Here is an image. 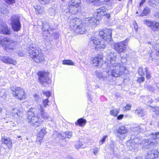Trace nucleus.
<instances>
[{"instance_id":"obj_29","label":"nucleus","mask_w":159,"mask_h":159,"mask_svg":"<svg viewBox=\"0 0 159 159\" xmlns=\"http://www.w3.org/2000/svg\"><path fill=\"white\" fill-rule=\"evenodd\" d=\"M86 123V120L80 118L78 119L77 121L75 123V124L76 125H79L80 126H84Z\"/></svg>"},{"instance_id":"obj_54","label":"nucleus","mask_w":159,"mask_h":159,"mask_svg":"<svg viewBox=\"0 0 159 159\" xmlns=\"http://www.w3.org/2000/svg\"><path fill=\"white\" fill-rule=\"evenodd\" d=\"M39 1L42 4H45L48 3L49 2V0H39Z\"/></svg>"},{"instance_id":"obj_64","label":"nucleus","mask_w":159,"mask_h":159,"mask_svg":"<svg viewBox=\"0 0 159 159\" xmlns=\"http://www.w3.org/2000/svg\"><path fill=\"white\" fill-rule=\"evenodd\" d=\"M88 96L89 97V99L90 100H91V95H90V94L89 93H88Z\"/></svg>"},{"instance_id":"obj_56","label":"nucleus","mask_w":159,"mask_h":159,"mask_svg":"<svg viewBox=\"0 0 159 159\" xmlns=\"http://www.w3.org/2000/svg\"><path fill=\"white\" fill-rule=\"evenodd\" d=\"M5 2L8 4H12L15 2V0H5Z\"/></svg>"},{"instance_id":"obj_23","label":"nucleus","mask_w":159,"mask_h":159,"mask_svg":"<svg viewBox=\"0 0 159 159\" xmlns=\"http://www.w3.org/2000/svg\"><path fill=\"white\" fill-rule=\"evenodd\" d=\"M16 42L13 40H11L9 38V41H7L6 45L5 46L6 48H8L9 49H14L15 48Z\"/></svg>"},{"instance_id":"obj_31","label":"nucleus","mask_w":159,"mask_h":159,"mask_svg":"<svg viewBox=\"0 0 159 159\" xmlns=\"http://www.w3.org/2000/svg\"><path fill=\"white\" fill-rule=\"evenodd\" d=\"M11 112L13 116H16L18 117L20 116L21 113L20 111L16 108L13 109Z\"/></svg>"},{"instance_id":"obj_34","label":"nucleus","mask_w":159,"mask_h":159,"mask_svg":"<svg viewBox=\"0 0 159 159\" xmlns=\"http://www.w3.org/2000/svg\"><path fill=\"white\" fill-rule=\"evenodd\" d=\"M135 112L136 114L138 116L140 117L143 116L144 115L143 111L141 109H137L135 110Z\"/></svg>"},{"instance_id":"obj_39","label":"nucleus","mask_w":159,"mask_h":159,"mask_svg":"<svg viewBox=\"0 0 159 159\" xmlns=\"http://www.w3.org/2000/svg\"><path fill=\"white\" fill-rule=\"evenodd\" d=\"M46 133L47 132L45 130V129L44 128H42L39 132L38 135L43 138L44 136L46 134Z\"/></svg>"},{"instance_id":"obj_36","label":"nucleus","mask_w":159,"mask_h":159,"mask_svg":"<svg viewBox=\"0 0 159 159\" xmlns=\"http://www.w3.org/2000/svg\"><path fill=\"white\" fill-rule=\"evenodd\" d=\"M80 0H71L70 5H74V6L80 7Z\"/></svg>"},{"instance_id":"obj_55","label":"nucleus","mask_w":159,"mask_h":159,"mask_svg":"<svg viewBox=\"0 0 159 159\" xmlns=\"http://www.w3.org/2000/svg\"><path fill=\"white\" fill-rule=\"evenodd\" d=\"M154 48L156 50L155 52H158L159 51V43H157L154 45Z\"/></svg>"},{"instance_id":"obj_32","label":"nucleus","mask_w":159,"mask_h":159,"mask_svg":"<svg viewBox=\"0 0 159 159\" xmlns=\"http://www.w3.org/2000/svg\"><path fill=\"white\" fill-rule=\"evenodd\" d=\"M7 91L6 89H0V97L3 99H5L6 97Z\"/></svg>"},{"instance_id":"obj_22","label":"nucleus","mask_w":159,"mask_h":159,"mask_svg":"<svg viewBox=\"0 0 159 159\" xmlns=\"http://www.w3.org/2000/svg\"><path fill=\"white\" fill-rule=\"evenodd\" d=\"M39 109L40 110V113L42 117L45 120H48L49 121H52V119L49 117L48 114L44 111L43 108L41 105H39Z\"/></svg>"},{"instance_id":"obj_43","label":"nucleus","mask_w":159,"mask_h":159,"mask_svg":"<svg viewBox=\"0 0 159 159\" xmlns=\"http://www.w3.org/2000/svg\"><path fill=\"white\" fill-rule=\"evenodd\" d=\"M138 72L139 75L143 77L144 75V73L142 67H140L139 69Z\"/></svg>"},{"instance_id":"obj_38","label":"nucleus","mask_w":159,"mask_h":159,"mask_svg":"<svg viewBox=\"0 0 159 159\" xmlns=\"http://www.w3.org/2000/svg\"><path fill=\"white\" fill-rule=\"evenodd\" d=\"M62 64L64 65H74V63L70 60H65L63 61Z\"/></svg>"},{"instance_id":"obj_19","label":"nucleus","mask_w":159,"mask_h":159,"mask_svg":"<svg viewBox=\"0 0 159 159\" xmlns=\"http://www.w3.org/2000/svg\"><path fill=\"white\" fill-rule=\"evenodd\" d=\"M143 142H144L143 148L147 149L153 148L156 146L157 144L156 142L154 143L149 141L147 139H145Z\"/></svg>"},{"instance_id":"obj_57","label":"nucleus","mask_w":159,"mask_h":159,"mask_svg":"<svg viewBox=\"0 0 159 159\" xmlns=\"http://www.w3.org/2000/svg\"><path fill=\"white\" fill-rule=\"evenodd\" d=\"M144 79L145 78L143 77L142 76L141 77L138 78L137 80V81L139 82H143L144 80Z\"/></svg>"},{"instance_id":"obj_10","label":"nucleus","mask_w":159,"mask_h":159,"mask_svg":"<svg viewBox=\"0 0 159 159\" xmlns=\"http://www.w3.org/2000/svg\"><path fill=\"white\" fill-rule=\"evenodd\" d=\"M39 82L43 86L47 87L51 82L50 78L48 76L49 73L45 72H39L38 73Z\"/></svg>"},{"instance_id":"obj_58","label":"nucleus","mask_w":159,"mask_h":159,"mask_svg":"<svg viewBox=\"0 0 159 159\" xmlns=\"http://www.w3.org/2000/svg\"><path fill=\"white\" fill-rule=\"evenodd\" d=\"M156 158H154V159H159V152L156 151L155 152Z\"/></svg>"},{"instance_id":"obj_42","label":"nucleus","mask_w":159,"mask_h":159,"mask_svg":"<svg viewBox=\"0 0 159 159\" xmlns=\"http://www.w3.org/2000/svg\"><path fill=\"white\" fill-rule=\"evenodd\" d=\"M3 142L5 144H7L8 146H10L12 143L11 141L9 139H4L3 141Z\"/></svg>"},{"instance_id":"obj_45","label":"nucleus","mask_w":159,"mask_h":159,"mask_svg":"<svg viewBox=\"0 0 159 159\" xmlns=\"http://www.w3.org/2000/svg\"><path fill=\"white\" fill-rule=\"evenodd\" d=\"M145 71V74L146 75V77L147 79H149L151 77V74L148 70V68L146 67L144 69Z\"/></svg>"},{"instance_id":"obj_18","label":"nucleus","mask_w":159,"mask_h":159,"mask_svg":"<svg viewBox=\"0 0 159 159\" xmlns=\"http://www.w3.org/2000/svg\"><path fill=\"white\" fill-rule=\"evenodd\" d=\"M107 10L105 7H100L99 9L96 10V13L97 17L98 18H101L102 16H105L107 13ZM100 19V18H99Z\"/></svg>"},{"instance_id":"obj_7","label":"nucleus","mask_w":159,"mask_h":159,"mask_svg":"<svg viewBox=\"0 0 159 159\" xmlns=\"http://www.w3.org/2000/svg\"><path fill=\"white\" fill-rule=\"evenodd\" d=\"M36 110L35 108L30 109L27 113V117L28 122L31 125L35 127L39 126L41 122L36 115L37 113L35 112Z\"/></svg>"},{"instance_id":"obj_12","label":"nucleus","mask_w":159,"mask_h":159,"mask_svg":"<svg viewBox=\"0 0 159 159\" xmlns=\"http://www.w3.org/2000/svg\"><path fill=\"white\" fill-rule=\"evenodd\" d=\"M11 25L14 31H18L20 30L21 28L20 18L17 15L12 16L11 19Z\"/></svg>"},{"instance_id":"obj_30","label":"nucleus","mask_w":159,"mask_h":159,"mask_svg":"<svg viewBox=\"0 0 159 159\" xmlns=\"http://www.w3.org/2000/svg\"><path fill=\"white\" fill-rule=\"evenodd\" d=\"M36 11L38 14H42L44 11V7L42 6L36 5L34 6Z\"/></svg>"},{"instance_id":"obj_27","label":"nucleus","mask_w":159,"mask_h":159,"mask_svg":"<svg viewBox=\"0 0 159 159\" xmlns=\"http://www.w3.org/2000/svg\"><path fill=\"white\" fill-rule=\"evenodd\" d=\"M142 125H141L139 126L134 127L132 128V130L133 131L131 133H133L134 135H135V134H138L139 132H142L143 130V128L141 126Z\"/></svg>"},{"instance_id":"obj_41","label":"nucleus","mask_w":159,"mask_h":159,"mask_svg":"<svg viewBox=\"0 0 159 159\" xmlns=\"http://www.w3.org/2000/svg\"><path fill=\"white\" fill-rule=\"evenodd\" d=\"M107 1L106 0H92L91 1V2H95L94 4L97 5H100L102 4L103 3V1Z\"/></svg>"},{"instance_id":"obj_52","label":"nucleus","mask_w":159,"mask_h":159,"mask_svg":"<svg viewBox=\"0 0 159 159\" xmlns=\"http://www.w3.org/2000/svg\"><path fill=\"white\" fill-rule=\"evenodd\" d=\"M43 137H42L41 136L37 135L36 141L37 142H38L40 143L43 141Z\"/></svg>"},{"instance_id":"obj_9","label":"nucleus","mask_w":159,"mask_h":159,"mask_svg":"<svg viewBox=\"0 0 159 159\" xmlns=\"http://www.w3.org/2000/svg\"><path fill=\"white\" fill-rule=\"evenodd\" d=\"M128 41L129 40L126 39L124 41L116 43L114 45L115 50L120 55L122 59L124 60L123 61V62L126 61V60L123 57V56H122L121 54L125 52Z\"/></svg>"},{"instance_id":"obj_14","label":"nucleus","mask_w":159,"mask_h":159,"mask_svg":"<svg viewBox=\"0 0 159 159\" xmlns=\"http://www.w3.org/2000/svg\"><path fill=\"white\" fill-rule=\"evenodd\" d=\"M143 23L153 31L159 30V23L155 20L147 19L143 21Z\"/></svg>"},{"instance_id":"obj_53","label":"nucleus","mask_w":159,"mask_h":159,"mask_svg":"<svg viewBox=\"0 0 159 159\" xmlns=\"http://www.w3.org/2000/svg\"><path fill=\"white\" fill-rule=\"evenodd\" d=\"M43 94L46 95L47 97V98H48L50 97L51 95V93L49 91H43Z\"/></svg>"},{"instance_id":"obj_13","label":"nucleus","mask_w":159,"mask_h":159,"mask_svg":"<svg viewBox=\"0 0 159 159\" xmlns=\"http://www.w3.org/2000/svg\"><path fill=\"white\" fill-rule=\"evenodd\" d=\"M115 132L116 136L120 140H124L128 135V129L124 126L118 127L115 130Z\"/></svg>"},{"instance_id":"obj_28","label":"nucleus","mask_w":159,"mask_h":159,"mask_svg":"<svg viewBox=\"0 0 159 159\" xmlns=\"http://www.w3.org/2000/svg\"><path fill=\"white\" fill-rule=\"evenodd\" d=\"M152 52V51H150V57H149V59L150 60H152V61H154L155 60L158 59V57L159 56V55H158V54H158L157 55V56H156V53L157 52Z\"/></svg>"},{"instance_id":"obj_49","label":"nucleus","mask_w":159,"mask_h":159,"mask_svg":"<svg viewBox=\"0 0 159 159\" xmlns=\"http://www.w3.org/2000/svg\"><path fill=\"white\" fill-rule=\"evenodd\" d=\"M99 150V148L98 147H95L93 149V153L95 155H97Z\"/></svg>"},{"instance_id":"obj_5","label":"nucleus","mask_w":159,"mask_h":159,"mask_svg":"<svg viewBox=\"0 0 159 159\" xmlns=\"http://www.w3.org/2000/svg\"><path fill=\"white\" fill-rule=\"evenodd\" d=\"M62 11L63 14L69 18L70 21L72 19L77 18L74 16L78 13L80 11V7L74 6V5H70L67 8L64 7Z\"/></svg>"},{"instance_id":"obj_26","label":"nucleus","mask_w":159,"mask_h":159,"mask_svg":"<svg viewBox=\"0 0 159 159\" xmlns=\"http://www.w3.org/2000/svg\"><path fill=\"white\" fill-rule=\"evenodd\" d=\"M9 41V37L0 35V45L2 46H6L7 41Z\"/></svg>"},{"instance_id":"obj_37","label":"nucleus","mask_w":159,"mask_h":159,"mask_svg":"<svg viewBox=\"0 0 159 159\" xmlns=\"http://www.w3.org/2000/svg\"><path fill=\"white\" fill-rule=\"evenodd\" d=\"M120 109H114L110 111V114L114 116H116L119 112Z\"/></svg>"},{"instance_id":"obj_59","label":"nucleus","mask_w":159,"mask_h":159,"mask_svg":"<svg viewBox=\"0 0 159 159\" xmlns=\"http://www.w3.org/2000/svg\"><path fill=\"white\" fill-rule=\"evenodd\" d=\"M124 116V115H123L121 114L119 115L117 117V119L118 120H120L122 119Z\"/></svg>"},{"instance_id":"obj_6","label":"nucleus","mask_w":159,"mask_h":159,"mask_svg":"<svg viewBox=\"0 0 159 159\" xmlns=\"http://www.w3.org/2000/svg\"><path fill=\"white\" fill-rule=\"evenodd\" d=\"M108 69V67H107L105 69V71L103 72L96 71L95 73L97 78L100 79H102L103 80L111 81L113 80V77H118L120 75L119 72H115L113 70V72H111V74H110L107 71Z\"/></svg>"},{"instance_id":"obj_40","label":"nucleus","mask_w":159,"mask_h":159,"mask_svg":"<svg viewBox=\"0 0 159 159\" xmlns=\"http://www.w3.org/2000/svg\"><path fill=\"white\" fill-rule=\"evenodd\" d=\"M57 9L55 7H52L49 9V13L51 16H54L57 12Z\"/></svg>"},{"instance_id":"obj_62","label":"nucleus","mask_w":159,"mask_h":159,"mask_svg":"<svg viewBox=\"0 0 159 159\" xmlns=\"http://www.w3.org/2000/svg\"><path fill=\"white\" fill-rule=\"evenodd\" d=\"M105 16L107 18H109L110 17V15L109 14H107L105 15Z\"/></svg>"},{"instance_id":"obj_8","label":"nucleus","mask_w":159,"mask_h":159,"mask_svg":"<svg viewBox=\"0 0 159 159\" xmlns=\"http://www.w3.org/2000/svg\"><path fill=\"white\" fill-rule=\"evenodd\" d=\"M144 140H141L137 134L134 135L133 133H131L130 140L127 143V147L130 150H134L137 148L138 144L144 145Z\"/></svg>"},{"instance_id":"obj_51","label":"nucleus","mask_w":159,"mask_h":159,"mask_svg":"<svg viewBox=\"0 0 159 159\" xmlns=\"http://www.w3.org/2000/svg\"><path fill=\"white\" fill-rule=\"evenodd\" d=\"M146 88L148 91H151L152 92H153L155 90V88L151 85H148L146 87Z\"/></svg>"},{"instance_id":"obj_44","label":"nucleus","mask_w":159,"mask_h":159,"mask_svg":"<svg viewBox=\"0 0 159 159\" xmlns=\"http://www.w3.org/2000/svg\"><path fill=\"white\" fill-rule=\"evenodd\" d=\"M83 145L82 142L80 141H79L76 143L75 146L76 148L77 149L80 148Z\"/></svg>"},{"instance_id":"obj_2","label":"nucleus","mask_w":159,"mask_h":159,"mask_svg":"<svg viewBox=\"0 0 159 159\" xmlns=\"http://www.w3.org/2000/svg\"><path fill=\"white\" fill-rule=\"evenodd\" d=\"M117 56L116 53L114 52H112L108 54L107 59L108 64L107 67L108 69L107 70V72L110 74H111V72H113V70L115 72H119V75H121L125 70V68L123 66L116 62L115 60Z\"/></svg>"},{"instance_id":"obj_24","label":"nucleus","mask_w":159,"mask_h":159,"mask_svg":"<svg viewBox=\"0 0 159 159\" xmlns=\"http://www.w3.org/2000/svg\"><path fill=\"white\" fill-rule=\"evenodd\" d=\"M98 18H96L94 17H90L87 18L86 20H88L89 25L90 26H92L93 25H95L96 24H98V22L99 20Z\"/></svg>"},{"instance_id":"obj_61","label":"nucleus","mask_w":159,"mask_h":159,"mask_svg":"<svg viewBox=\"0 0 159 159\" xmlns=\"http://www.w3.org/2000/svg\"><path fill=\"white\" fill-rule=\"evenodd\" d=\"M146 0H142L140 2L139 4V7H140L141 6H142L144 3L145 2Z\"/></svg>"},{"instance_id":"obj_48","label":"nucleus","mask_w":159,"mask_h":159,"mask_svg":"<svg viewBox=\"0 0 159 159\" xmlns=\"http://www.w3.org/2000/svg\"><path fill=\"white\" fill-rule=\"evenodd\" d=\"M49 102L48 98H47L43 100V105L44 107L48 105V103Z\"/></svg>"},{"instance_id":"obj_3","label":"nucleus","mask_w":159,"mask_h":159,"mask_svg":"<svg viewBox=\"0 0 159 159\" xmlns=\"http://www.w3.org/2000/svg\"><path fill=\"white\" fill-rule=\"evenodd\" d=\"M28 51L30 57L36 62H41L44 60V56L41 50L37 49L34 44L29 46Z\"/></svg>"},{"instance_id":"obj_4","label":"nucleus","mask_w":159,"mask_h":159,"mask_svg":"<svg viewBox=\"0 0 159 159\" xmlns=\"http://www.w3.org/2000/svg\"><path fill=\"white\" fill-rule=\"evenodd\" d=\"M81 20L78 18L72 19L69 21L70 29L76 33L83 34L86 30L84 23H82Z\"/></svg>"},{"instance_id":"obj_11","label":"nucleus","mask_w":159,"mask_h":159,"mask_svg":"<svg viewBox=\"0 0 159 159\" xmlns=\"http://www.w3.org/2000/svg\"><path fill=\"white\" fill-rule=\"evenodd\" d=\"M12 94L15 97L20 100L25 99L26 98V94L24 90L20 87H13L11 88Z\"/></svg>"},{"instance_id":"obj_60","label":"nucleus","mask_w":159,"mask_h":159,"mask_svg":"<svg viewBox=\"0 0 159 159\" xmlns=\"http://www.w3.org/2000/svg\"><path fill=\"white\" fill-rule=\"evenodd\" d=\"M134 28L136 31H137L138 30V26L137 23H136L135 24H134Z\"/></svg>"},{"instance_id":"obj_15","label":"nucleus","mask_w":159,"mask_h":159,"mask_svg":"<svg viewBox=\"0 0 159 159\" xmlns=\"http://www.w3.org/2000/svg\"><path fill=\"white\" fill-rule=\"evenodd\" d=\"M0 33L6 35L11 34L10 29L1 20L0 21Z\"/></svg>"},{"instance_id":"obj_16","label":"nucleus","mask_w":159,"mask_h":159,"mask_svg":"<svg viewBox=\"0 0 159 159\" xmlns=\"http://www.w3.org/2000/svg\"><path fill=\"white\" fill-rule=\"evenodd\" d=\"M43 27L42 29L44 33L43 34V37L46 39L48 35L49 34V32L50 30L49 24L48 22H44L42 23Z\"/></svg>"},{"instance_id":"obj_47","label":"nucleus","mask_w":159,"mask_h":159,"mask_svg":"<svg viewBox=\"0 0 159 159\" xmlns=\"http://www.w3.org/2000/svg\"><path fill=\"white\" fill-rule=\"evenodd\" d=\"M107 137L108 136L107 135L104 136L102 139L99 141V144L100 145H102L104 143Z\"/></svg>"},{"instance_id":"obj_50","label":"nucleus","mask_w":159,"mask_h":159,"mask_svg":"<svg viewBox=\"0 0 159 159\" xmlns=\"http://www.w3.org/2000/svg\"><path fill=\"white\" fill-rule=\"evenodd\" d=\"M152 111L155 112L156 115L159 116V107H155L154 108H153Z\"/></svg>"},{"instance_id":"obj_20","label":"nucleus","mask_w":159,"mask_h":159,"mask_svg":"<svg viewBox=\"0 0 159 159\" xmlns=\"http://www.w3.org/2000/svg\"><path fill=\"white\" fill-rule=\"evenodd\" d=\"M0 60L5 63L13 64L14 65H15L16 63V61L11 58L6 56H0Z\"/></svg>"},{"instance_id":"obj_25","label":"nucleus","mask_w":159,"mask_h":159,"mask_svg":"<svg viewBox=\"0 0 159 159\" xmlns=\"http://www.w3.org/2000/svg\"><path fill=\"white\" fill-rule=\"evenodd\" d=\"M156 151L152 150L149 151L147 153V155L145 156V159H154L156 158L155 152Z\"/></svg>"},{"instance_id":"obj_1","label":"nucleus","mask_w":159,"mask_h":159,"mask_svg":"<svg viewBox=\"0 0 159 159\" xmlns=\"http://www.w3.org/2000/svg\"><path fill=\"white\" fill-rule=\"evenodd\" d=\"M111 30L106 29L99 32L98 35L93 36L90 39V42L94 44L95 48L99 50L101 49H104L107 46L105 41L107 43L112 40Z\"/></svg>"},{"instance_id":"obj_63","label":"nucleus","mask_w":159,"mask_h":159,"mask_svg":"<svg viewBox=\"0 0 159 159\" xmlns=\"http://www.w3.org/2000/svg\"><path fill=\"white\" fill-rule=\"evenodd\" d=\"M155 16L159 19V11L155 14Z\"/></svg>"},{"instance_id":"obj_35","label":"nucleus","mask_w":159,"mask_h":159,"mask_svg":"<svg viewBox=\"0 0 159 159\" xmlns=\"http://www.w3.org/2000/svg\"><path fill=\"white\" fill-rule=\"evenodd\" d=\"M150 137L152 139L156 140L159 138V132H155L150 134Z\"/></svg>"},{"instance_id":"obj_46","label":"nucleus","mask_w":159,"mask_h":159,"mask_svg":"<svg viewBox=\"0 0 159 159\" xmlns=\"http://www.w3.org/2000/svg\"><path fill=\"white\" fill-rule=\"evenodd\" d=\"M131 106L129 104H128L124 107L123 110L124 111H128L130 110Z\"/></svg>"},{"instance_id":"obj_33","label":"nucleus","mask_w":159,"mask_h":159,"mask_svg":"<svg viewBox=\"0 0 159 159\" xmlns=\"http://www.w3.org/2000/svg\"><path fill=\"white\" fill-rule=\"evenodd\" d=\"M150 10L148 7L145 8L143 10L142 12L140 14V16H147L150 12Z\"/></svg>"},{"instance_id":"obj_17","label":"nucleus","mask_w":159,"mask_h":159,"mask_svg":"<svg viewBox=\"0 0 159 159\" xmlns=\"http://www.w3.org/2000/svg\"><path fill=\"white\" fill-rule=\"evenodd\" d=\"M103 57L102 54L99 55L97 57L93 58L92 61L94 64V66H100L102 64V60Z\"/></svg>"},{"instance_id":"obj_21","label":"nucleus","mask_w":159,"mask_h":159,"mask_svg":"<svg viewBox=\"0 0 159 159\" xmlns=\"http://www.w3.org/2000/svg\"><path fill=\"white\" fill-rule=\"evenodd\" d=\"M72 133L71 132L66 131L59 134L58 136L61 139H63L65 138L70 139L72 137Z\"/></svg>"}]
</instances>
